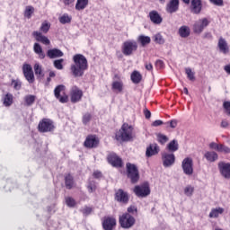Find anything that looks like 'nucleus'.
I'll return each instance as SVG.
<instances>
[{"instance_id":"f257e3e1","label":"nucleus","mask_w":230,"mask_h":230,"mask_svg":"<svg viewBox=\"0 0 230 230\" xmlns=\"http://www.w3.org/2000/svg\"><path fill=\"white\" fill-rule=\"evenodd\" d=\"M74 65L71 66V72L74 76H84V73L87 70V58L82 54H76L73 57Z\"/></svg>"},{"instance_id":"f03ea898","label":"nucleus","mask_w":230,"mask_h":230,"mask_svg":"<svg viewBox=\"0 0 230 230\" xmlns=\"http://www.w3.org/2000/svg\"><path fill=\"white\" fill-rule=\"evenodd\" d=\"M115 139L117 141H132L134 139V128L128 124H123L119 131L116 132Z\"/></svg>"},{"instance_id":"7ed1b4c3","label":"nucleus","mask_w":230,"mask_h":230,"mask_svg":"<svg viewBox=\"0 0 230 230\" xmlns=\"http://www.w3.org/2000/svg\"><path fill=\"white\" fill-rule=\"evenodd\" d=\"M134 51H137V41L134 40H128L123 42L122 53L125 55V57H130Z\"/></svg>"},{"instance_id":"20e7f679","label":"nucleus","mask_w":230,"mask_h":230,"mask_svg":"<svg viewBox=\"0 0 230 230\" xmlns=\"http://www.w3.org/2000/svg\"><path fill=\"white\" fill-rule=\"evenodd\" d=\"M119 222L123 229H130L136 224V218L128 213H125L119 217Z\"/></svg>"},{"instance_id":"39448f33","label":"nucleus","mask_w":230,"mask_h":230,"mask_svg":"<svg viewBox=\"0 0 230 230\" xmlns=\"http://www.w3.org/2000/svg\"><path fill=\"white\" fill-rule=\"evenodd\" d=\"M128 177L131 180V182L135 184L139 181V171L137 170V166L134 164L128 163L126 164Z\"/></svg>"},{"instance_id":"423d86ee","label":"nucleus","mask_w":230,"mask_h":230,"mask_svg":"<svg viewBox=\"0 0 230 230\" xmlns=\"http://www.w3.org/2000/svg\"><path fill=\"white\" fill-rule=\"evenodd\" d=\"M133 191L139 199H145L150 195V187L148 184L137 185L133 189Z\"/></svg>"},{"instance_id":"0eeeda50","label":"nucleus","mask_w":230,"mask_h":230,"mask_svg":"<svg viewBox=\"0 0 230 230\" xmlns=\"http://www.w3.org/2000/svg\"><path fill=\"white\" fill-rule=\"evenodd\" d=\"M208 26H209V20L208 18H201L194 22L193 31L194 33L200 34Z\"/></svg>"},{"instance_id":"6e6552de","label":"nucleus","mask_w":230,"mask_h":230,"mask_svg":"<svg viewBox=\"0 0 230 230\" xmlns=\"http://www.w3.org/2000/svg\"><path fill=\"white\" fill-rule=\"evenodd\" d=\"M181 168L183 173L189 177L193 175V159L191 157H186L181 162Z\"/></svg>"},{"instance_id":"1a4fd4ad","label":"nucleus","mask_w":230,"mask_h":230,"mask_svg":"<svg viewBox=\"0 0 230 230\" xmlns=\"http://www.w3.org/2000/svg\"><path fill=\"white\" fill-rule=\"evenodd\" d=\"M38 128L40 132H53L55 130V125L49 119H43L42 121L39 123Z\"/></svg>"},{"instance_id":"9d476101","label":"nucleus","mask_w":230,"mask_h":230,"mask_svg":"<svg viewBox=\"0 0 230 230\" xmlns=\"http://www.w3.org/2000/svg\"><path fill=\"white\" fill-rule=\"evenodd\" d=\"M22 73L27 82H29V84H33V82H35V74H33V67H31V65L23 64Z\"/></svg>"},{"instance_id":"9b49d317","label":"nucleus","mask_w":230,"mask_h":230,"mask_svg":"<svg viewBox=\"0 0 230 230\" xmlns=\"http://www.w3.org/2000/svg\"><path fill=\"white\" fill-rule=\"evenodd\" d=\"M219 173L224 179L230 180V163L219 162L217 164Z\"/></svg>"},{"instance_id":"f8f14e48","label":"nucleus","mask_w":230,"mask_h":230,"mask_svg":"<svg viewBox=\"0 0 230 230\" xmlns=\"http://www.w3.org/2000/svg\"><path fill=\"white\" fill-rule=\"evenodd\" d=\"M162 161L164 168H170V166L175 164V155L164 152L162 154Z\"/></svg>"},{"instance_id":"ddd939ff","label":"nucleus","mask_w":230,"mask_h":230,"mask_svg":"<svg viewBox=\"0 0 230 230\" xmlns=\"http://www.w3.org/2000/svg\"><path fill=\"white\" fill-rule=\"evenodd\" d=\"M82 96H84V92L80 90L77 86H73L70 91V100L72 103H78L80 100H82Z\"/></svg>"},{"instance_id":"4468645a","label":"nucleus","mask_w":230,"mask_h":230,"mask_svg":"<svg viewBox=\"0 0 230 230\" xmlns=\"http://www.w3.org/2000/svg\"><path fill=\"white\" fill-rule=\"evenodd\" d=\"M129 199L130 197L128 196V192L122 189H119L115 193V200H117V202H120V204H128Z\"/></svg>"},{"instance_id":"2eb2a0df","label":"nucleus","mask_w":230,"mask_h":230,"mask_svg":"<svg viewBox=\"0 0 230 230\" xmlns=\"http://www.w3.org/2000/svg\"><path fill=\"white\" fill-rule=\"evenodd\" d=\"M116 227V218L106 217L102 220V228L104 230H114Z\"/></svg>"},{"instance_id":"dca6fc26","label":"nucleus","mask_w":230,"mask_h":230,"mask_svg":"<svg viewBox=\"0 0 230 230\" xmlns=\"http://www.w3.org/2000/svg\"><path fill=\"white\" fill-rule=\"evenodd\" d=\"M108 163L115 168H121L123 166L121 158H119L116 154H111L108 155Z\"/></svg>"},{"instance_id":"f3484780","label":"nucleus","mask_w":230,"mask_h":230,"mask_svg":"<svg viewBox=\"0 0 230 230\" xmlns=\"http://www.w3.org/2000/svg\"><path fill=\"white\" fill-rule=\"evenodd\" d=\"M99 143H100V140L96 136L89 135L84 141V146L86 148H96Z\"/></svg>"},{"instance_id":"a211bd4d","label":"nucleus","mask_w":230,"mask_h":230,"mask_svg":"<svg viewBox=\"0 0 230 230\" xmlns=\"http://www.w3.org/2000/svg\"><path fill=\"white\" fill-rule=\"evenodd\" d=\"M32 36L37 40V42H41V44H44L45 46H49L51 44V41H49V39L48 37L42 35V32L40 31H33Z\"/></svg>"},{"instance_id":"6ab92c4d","label":"nucleus","mask_w":230,"mask_h":230,"mask_svg":"<svg viewBox=\"0 0 230 230\" xmlns=\"http://www.w3.org/2000/svg\"><path fill=\"white\" fill-rule=\"evenodd\" d=\"M217 48L220 53H223V55H227L229 53V46L227 45V41L222 37H220L218 40Z\"/></svg>"},{"instance_id":"aec40b11","label":"nucleus","mask_w":230,"mask_h":230,"mask_svg":"<svg viewBox=\"0 0 230 230\" xmlns=\"http://www.w3.org/2000/svg\"><path fill=\"white\" fill-rule=\"evenodd\" d=\"M148 17L153 24H161L163 22V17H161L157 11H151Z\"/></svg>"},{"instance_id":"412c9836","label":"nucleus","mask_w":230,"mask_h":230,"mask_svg":"<svg viewBox=\"0 0 230 230\" xmlns=\"http://www.w3.org/2000/svg\"><path fill=\"white\" fill-rule=\"evenodd\" d=\"M159 154V146L157 144H151L146 151V157H152V155H157Z\"/></svg>"},{"instance_id":"4be33fe9","label":"nucleus","mask_w":230,"mask_h":230,"mask_svg":"<svg viewBox=\"0 0 230 230\" xmlns=\"http://www.w3.org/2000/svg\"><path fill=\"white\" fill-rule=\"evenodd\" d=\"M168 13H175L179 10V0H171L166 6Z\"/></svg>"},{"instance_id":"5701e85b","label":"nucleus","mask_w":230,"mask_h":230,"mask_svg":"<svg viewBox=\"0 0 230 230\" xmlns=\"http://www.w3.org/2000/svg\"><path fill=\"white\" fill-rule=\"evenodd\" d=\"M178 34L181 39H188L190 35L191 34V30L188 25H182L178 30Z\"/></svg>"},{"instance_id":"b1692460","label":"nucleus","mask_w":230,"mask_h":230,"mask_svg":"<svg viewBox=\"0 0 230 230\" xmlns=\"http://www.w3.org/2000/svg\"><path fill=\"white\" fill-rule=\"evenodd\" d=\"M33 51L36 55H38L40 60H44V58H46V54L44 53V50L42 49V46H40V44L34 43Z\"/></svg>"},{"instance_id":"393cba45","label":"nucleus","mask_w":230,"mask_h":230,"mask_svg":"<svg viewBox=\"0 0 230 230\" xmlns=\"http://www.w3.org/2000/svg\"><path fill=\"white\" fill-rule=\"evenodd\" d=\"M47 56L49 58H58L60 57H64V52L58 49H52L48 50Z\"/></svg>"},{"instance_id":"a878e982","label":"nucleus","mask_w":230,"mask_h":230,"mask_svg":"<svg viewBox=\"0 0 230 230\" xmlns=\"http://www.w3.org/2000/svg\"><path fill=\"white\" fill-rule=\"evenodd\" d=\"M202 11V2L200 0L191 1V12L192 13H200Z\"/></svg>"},{"instance_id":"bb28decb","label":"nucleus","mask_w":230,"mask_h":230,"mask_svg":"<svg viewBox=\"0 0 230 230\" xmlns=\"http://www.w3.org/2000/svg\"><path fill=\"white\" fill-rule=\"evenodd\" d=\"M204 157L209 163H215V161L218 160V154H217L215 151H208L204 155Z\"/></svg>"},{"instance_id":"cd10ccee","label":"nucleus","mask_w":230,"mask_h":230,"mask_svg":"<svg viewBox=\"0 0 230 230\" xmlns=\"http://www.w3.org/2000/svg\"><path fill=\"white\" fill-rule=\"evenodd\" d=\"M224 213V208H212L208 217L209 218H218V217H220V215H222Z\"/></svg>"},{"instance_id":"c85d7f7f","label":"nucleus","mask_w":230,"mask_h":230,"mask_svg":"<svg viewBox=\"0 0 230 230\" xmlns=\"http://www.w3.org/2000/svg\"><path fill=\"white\" fill-rule=\"evenodd\" d=\"M111 89L114 93H121L123 91V83L120 81H115L111 84Z\"/></svg>"},{"instance_id":"c756f323","label":"nucleus","mask_w":230,"mask_h":230,"mask_svg":"<svg viewBox=\"0 0 230 230\" xmlns=\"http://www.w3.org/2000/svg\"><path fill=\"white\" fill-rule=\"evenodd\" d=\"M143 76L141 75V73L137 70L133 71V73L131 74V81L133 82V84H139Z\"/></svg>"},{"instance_id":"7c9ffc66","label":"nucleus","mask_w":230,"mask_h":230,"mask_svg":"<svg viewBox=\"0 0 230 230\" xmlns=\"http://www.w3.org/2000/svg\"><path fill=\"white\" fill-rule=\"evenodd\" d=\"M87 4H89V0H77L75 10H85V8H87Z\"/></svg>"},{"instance_id":"2f4dec72","label":"nucleus","mask_w":230,"mask_h":230,"mask_svg":"<svg viewBox=\"0 0 230 230\" xmlns=\"http://www.w3.org/2000/svg\"><path fill=\"white\" fill-rule=\"evenodd\" d=\"M34 73L37 78H44V72L42 71V66H40L39 63L34 65Z\"/></svg>"},{"instance_id":"473e14b6","label":"nucleus","mask_w":230,"mask_h":230,"mask_svg":"<svg viewBox=\"0 0 230 230\" xmlns=\"http://www.w3.org/2000/svg\"><path fill=\"white\" fill-rule=\"evenodd\" d=\"M167 150H169V152H177V150H179V143H177V140H172L167 145Z\"/></svg>"},{"instance_id":"72a5a7b5","label":"nucleus","mask_w":230,"mask_h":230,"mask_svg":"<svg viewBox=\"0 0 230 230\" xmlns=\"http://www.w3.org/2000/svg\"><path fill=\"white\" fill-rule=\"evenodd\" d=\"M13 103V95L7 93L4 97V107H10Z\"/></svg>"},{"instance_id":"f704fd0d","label":"nucleus","mask_w":230,"mask_h":230,"mask_svg":"<svg viewBox=\"0 0 230 230\" xmlns=\"http://www.w3.org/2000/svg\"><path fill=\"white\" fill-rule=\"evenodd\" d=\"M37 99V97L35 95H31V94H29V95H26L24 97V102H25V104L28 106V107H31V105L33 103H35V100Z\"/></svg>"},{"instance_id":"c9c22d12","label":"nucleus","mask_w":230,"mask_h":230,"mask_svg":"<svg viewBox=\"0 0 230 230\" xmlns=\"http://www.w3.org/2000/svg\"><path fill=\"white\" fill-rule=\"evenodd\" d=\"M138 42H140L141 46H146V44H150L152 40L148 36L140 35L137 39Z\"/></svg>"},{"instance_id":"e433bc0d","label":"nucleus","mask_w":230,"mask_h":230,"mask_svg":"<svg viewBox=\"0 0 230 230\" xmlns=\"http://www.w3.org/2000/svg\"><path fill=\"white\" fill-rule=\"evenodd\" d=\"M35 12V8L31 5H28L25 8L24 11V17H26V19H31V15H33V13Z\"/></svg>"},{"instance_id":"4c0bfd02","label":"nucleus","mask_w":230,"mask_h":230,"mask_svg":"<svg viewBox=\"0 0 230 230\" xmlns=\"http://www.w3.org/2000/svg\"><path fill=\"white\" fill-rule=\"evenodd\" d=\"M153 40L154 42H155V44H164L165 40L164 38L163 37V35L161 33H156L153 36Z\"/></svg>"},{"instance_id":"58836bf2","label":"nucleus","mask_w":230,"mask_h":230,"mask_svg":"<svg viewBox=\"0 0 230 230\" xmlns=\"http://www.w3.org/2000/svg\"><path fill=\"white\" fill-rule=\"evenodd\" d=\"M65 182L67 190H71V188H73L75 184V182L73 181V176H71V174L66 175L65 178Z\"/></svg>"},{"instance_id":"ea45409f","label":"nucleus","mask_w":230,"mask_h":230,"mask_svg":"<svg viewBox=\"0 0 230 230\" xmlns=\"http://www.w3.org/2000/svg\"><path fill=\"white\" fill-rule=\"evenodd\" d=\"M49 28H51V23L48 22H43L40 28L41 33H48L49 31Z\"/></svg>"},{"instance_id":"a19ab883","label":"nucleus","mask_w":230,"mask_h":230,"mask_svg":"<svg viewBox=\"0 0 230 230\" xmlns=\"http://www.w3.org/2000/svg\"><path fill=\"white\" fill-rule=\"evenodd\" d=\"M71 16L67 13H65L61 17H59V22H61V24H69V22H71Z\"/></svg>"},{"instance_id":"79ce46f5","label":"nucleus","mask_w":230,"mask_h":230,"mask_svg":"<svg viewBox=\"0 0 230 230\" xmlns=\"http://www.w3.org/2000/svg\"><path fill=\"white\" fill-rule=\"evenodd\" d=\"M194 191H195L194 186L188 185L184 188V195H186V197H192Z\"/></svg>"},{"instance_id":"37998d69","label":"nucleus","mask_w":230,"mask_h":230,"mask_svg":"<svg viewBox=\"0 0 230 230\" xmlns=\"http://www.w3.org/2000/svg\"><path fill=\"white\" fill-rule=\"evenodd\" d=\"M66 89V86L63 84L58 85L54 90V95L56 98H60V93Z\"/></svg>"},{"instance_id":"c03bdc74","label":"nucleus","mask_w":230,"mask_h":230,"mask_svg":"<svg viewBox=\"0 0 230 230\" xmlns=\"http://www.w3.org/2000/svg\"><path fill=\"white\" fill-rule=\"evenodd\" d=\"M185 73L189 80H190L191 82L195 81V72H192L191 68L190 67L185 68Z\"/></svg>"},{"instance_id":"a18cd8bd","label":"nucleus","mask_w":230,"mask_h":230,"mask_svg":"<svg viewBox=\"0 0 230 230\" xmlns=\"http://www.w3.org/2000/svg\"><path fill=\"white\" fill-rule=\"evenodd\" d=\"M54 67H56V69H58L59 71L64 69V66L62 64H64V59H57L54 61Z\"/></svg>"},{"instance_id":"49530a36","label":"nucleus","mask_w":230,"mask_h":230,"mask_svg":"<svg viewBox=\"0 0 230 230\" xmlns=\"http://www.w3.org/2000/svg\"><path fill=\"white\" fill-rule=\"evenodd\" d=\"M157 141L160 142L161 145H164L168 142V137H166V135L159 133L157 135Z\"/></svg>"},{"instance_id":"de8ad7c7","label":"nucleus","mask_w":230,"mask_h":230,"mask_svg":"<svg viewBox=\"0 0 230 230\" xmlns=\"http://www.w3.org/2000/svg\"><path fill=\"white\" fill-rule=\"evenodd\" d=\"M217 152H219L220 154H230V147L226 145L220 144L219 150Z\"/></svg>"},{"instance_id":"09e8293b","label":"nucleus","mask_w":230,"mask_h":230,"mask_svg":"<svg viewBox=\"0 0 230 230\" xmlns=\"http://www.w3.org/2000/svg\"><path fill=\"white\" fill-rule=\"evenodd\" d=\"M66 206H68V208H75V206H76V201H75V199H73L71 197H66Z\"/></svg>"},{"instance_id":"8fccbe9b","label":"nucleus","mask_w":230,"mask_h":230,"mask_svg":"<svg viewBox=\"0 0 230 230\" xmlns=\"http://www.w3.org/2000/svg\"><path fill=\"white\" fill-rule=\"evenodd\" d=\"M87 189L89 193H93V191H96V183L93 181L90 180Z\"/></svg>"},{"instance_id":"3c124183","label":"nucleus","mask_w":230,"mask_h":230,"mask_svg":"<svg viewBox=\"0 0 230 230\" xmlns=\"http://www.w3.org/2000/svg\"><path fill=\"white\" fill-rule=\"evenodd\" d=\"M93 116L91 115V113L87 112V113H84L83 115V123L84 125H87V123H89V121H91Z\"/></svg>"},{"instance_id":"603ef678","label":"nucleus","mask_w":230,"mask_h":230,"mask_svg":"<svg viewBox=\"0 0 230 230\" xmlns=\"http://www.w3.org/2000/svg\"><path fill=\"white\" fill-rule=\"evenodd\" d=\"M12 85H13V89H15L16 91L21 90V87H22L21 81H19V80H13L12 81Z\"/></svg>"},{"instance_id":"864d4df0","label":"nucleus","mask_w":230,"mask_h":230,"mask_svg":"<svg viewBox=\"0 0 230 230\" xmlns=\"http://www.w3.org/2000/svg\"><path fill=\"white\" fill-rule=\"evenodd\" d=\"M83 215H84L85 217H87V215H91L93 208H91V207H84L81 209Z\"/></svg>"},{"instance_id":"5fc2aeb1","label":"nucleus","mask_w":230,"mask_h":230,"mask_svg":"<svg viewBox=\"0 0 230 230\" xmlns=\"http://www.w3.org/2000/svg\"><path fill=\"white\" fill-rule=\"evenodd\" d=\"M209 148L211 150H217V152H218L219 148H220V144L215 143V142H211L209 144Z\"/></svg>"},{"instance_id":"6e6d98bb","label":"nucleus","mask_w":230,"mask_h":230,"mask_svg":"<svg viewBox=\"0 0 230 230\" xmlns=\"http://www.w3.org/2000/svg\"><path fill=\"white\" fill-rule=\"evenodd\" d=\"M209 2L215 6H224V0H209Z\"/></svg>"},{"instance_id":"4d7b16f0","label":"nucleus","mask_w":230,"mask_h":230,"mask_svg":"<svg viewBox=\"0 0 230 230\" xmlns=\"http://www.w3.org/2000/svg\"><path fill=\"white\" fill-rule=\"evenodd\" d=\"M223 107L226 112L230 116V102L226 101L223 103Z\"/></svg>"},{"instance_id":"13d9d810","label":"nucleus","mask_w":230,"mask_h":230,"mask_svg":"<svg viewBox=\"0 0 230 230\" xmlns=\"http://www.w3.org/2000/svg\"><path fill=\"white\" fill-rule=\"evenodd\" d=\"M155 66L159 69H163V67H164V62H163L161 59H158L155 61Z\"/></svg>"},{"instance_id":"bf43d9fd","label":"nucleus","mask_w":230,"mask_h":230,"mask_svg":"<svg viewBox=\"0 0 230 230\" xmlns=\"http://www.w3.org/2000/svg\"><path fill=\"white\" fill-rule=\"evenodd\" d=\"M57 100H59L60 103H67L68 97L67 95H59V98H57Z\"/></svg>"},{"instance_id":"052dcab7","label":"nucleus","mask_w":230,"mask_h":230,"mask_svg":"<svg viewBox=\"0 0 230 230\" xmlns=\"http://www.w3.org/2000/svg\"><path fill=\"white\" fill-rule=\"evenodd\" d=\"M145 67H146V71H154V66L150 62H146Z\"/></svg>"},{"instance_id":"680f3d73","label":"nucleus","mask_w":230,"mask_h":230,"mask_svg":"<svg viewBox=\"0 0 230 230\" xmlns=\"http://www.w3.org/2000/svg\"><path fill=\"white\" fill-rule=\"evenodd\" d=\"M144 115H145L146 119H150L152 113L150 112V111H148V109H145Z\"/></svg>"},{"instance_id":"e2e57ef3","label":"nucleus","mask_w":230,"mask_h":230,"mask_svg":"<svg viewBox=\"0 0 230 230\" xmlns=\"http://www.w3.org/2000/svg\"><path fill=\"white\" fill-rule=\"evenodd\" d=\"M161 125H163V120H161V119L155 120L152 123L153 127H161Z\"/></svg>"},{"instance_id":"0e129e2a","label":"nucleus","mask_w":230,"mask_h":230,"mask_svg":"<svg viewBox=\"0 0 230 230\" xmlns=\"http://www.w3.org/2000/svg\"><path fill=\"white\" fill-rule=\"evenodd\" d=\"M221 127L222 128H227V127H229V121H227L226 119L222 120Z\"/></svg>"},{"instance_id":"69168bd1","label":"nucleus","mask_w":230,"mask_h":230,"mask_svg":"<svg viewBox=\"0 0 230 230\" xmlns=\"http://www.w3.org/2000/svg\"><path fill=\"white\" fill-rule=\"evenodd\" d=\"M171 128H175L177 127V119H172L170 121Z\"/></svg>"},{"instance_id":"338daca9","label":"nucleus","mask_w":230,"mask_h":230,"mask_svg":"<svg viewBox=\"0 0 230 230\" xmlns=\"http://www.w3.org/2000/svg\"><path fill=\"white\" fill-rule=\"evenodd\" d=\"M134 211H137V208H136L135 206L128 208V213H134Z\"/></svg>"},{"instance_id":"774afa93","label":"nucleus","mask_w":230,"mask_h":230,"mask_svg":"<svg viewBox=\"0 0 230 230\" xmlns=\"http://www.w3.org/2000/svg\"><path fill=\"white\" fill-rule=\"evenodd\" d=\"M224 69L227 75H230V64L224 66Z\"/></svg>"}]
</instances>
